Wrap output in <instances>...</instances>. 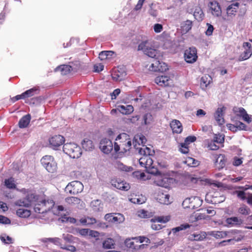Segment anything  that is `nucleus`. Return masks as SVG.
<instances>
[{"label": "nucleus", "instance_id": "nucleus-1", "mask_svg": "<svg viewBox=\"0 0 252 252\" xmlns=\"http://www.w3.org/2000/svg\"><path fill=\"white\" fill-rule=\"evenodd\" d=\"M146 142V139L142 135H137L134 138V147L138 151L139 155L142 157L139 158V163L141 167H144L147 170V172L155 176L158 175H164L160 173L157 168L153 166V159L150 156H153L154 151L150 148L145 147L143 145Z\"/></svg>", "mask_w": 252, "mask_h": 252}, {"label": "nucleus", "instance_id": "nucleus-2", "mask_svg": "<svg viewBox=\"0 0 252 252\" xmlns=\"http://www.w3.org/2000/svg\"><path fill=\"white\" fill-rule=\"evenodd\" d=\"M20 191L24 194L27 193V195L25 198L18 200L15 202V204L17 206L29 207L33 204L35 212L43 213L50 210L55 205L52 199H43L35 193L28 191L25 189H23Z\"/></svg>", "mask_w": 252, "mask_h": 252}, {"label": "nucleus", "instance_id": "nucleus-3", "mask_svg": "<svg viewBox=\"0 0 252 252\" xmlns=\"http://www.w3.org/2000/svg\"><path fill=\"white\" fill-rule=\"evenodd\" d=\"M138 50L142 51L145 55L151 58H155L154 63L149 67V70L155 72H165L167 70V64L157 60L159 57V52L157 49L152 48L147 42H143L139 44Z\"/></svg>", "mask_w": 252, "mask_h": 252}, {"label": "nucleus", "instance_id": "nucleus-4", "mask_svg": "<svg viewBox=\"0 0 252 252\" xmlns=\"http://www.w3.org/2000/svg\"><path fill=\"white\" fill-rule=\"evenodd\" d=\"M131 148V140L129 136L122 133L116 136L114 142V152L116 153L125 154Z\"/></svg>", "mask_w": 252, "mask_h": 252}, {"label": "nucleus", "instance_id": "nucleus-5", "mask_svg": "<svg viewBox=\"0 0 252 252\" xmlns=\"http://www.w3.org/2000/svg\"><path fill=\"white\" fill-rule=\"evenodd\" d=\"M63 151L70 158H75L81 157V148L74 143H66L63 146Z\"/></svg>", "mask_w": 252, "mask_h": 252}, {"label": "nucleus", "instance_id": "nucleus-6", "mask_svg": "<svg viewBox=\"0 0 252 252\" xmlns=\"http://www.w3.org/2000/svg\"><path fill=\"white\" fill-rule=\"evenodd\" d=\"M40 163L48 172L54 173L56 171L57 164L52 156L46 155L40 159Z\"/></svg>", "mask_w": 252, "mask_h": 252}, {"label": "nucleus", "instance_id": "nucleus-7", "mask_svg": "<svg viewBox=\"0 0 252 252\" xmlns=\"http://www.w3.org/2000/svg\"><path fill=\"white\" fill-rule=\"evenodd\" d=\"M83 190V185L78 181H73L66 185L65 191L70 194H76Z\"/></svg>", "mask_w": 252, "mask_h": 252}, {"label": "nucleus", "instance_id": "nucleus-8", "mask_svg": "<svg viewBox=\"0 0 252 252\" xmlns=\"http://www.w3.org/2000/svg\"><path fill=\"white\" fill-rule=\"evenodd\" d=\"M155 184L158 186L164 188H168L173 183V179L167 177L165 175H158L155 176Z\"/></svg>", "mask_w": 252, "mask_h": 252}, {"label": "nucleus", "instance_id": "nucleus-9", "mask_svg": "<svg viewBox=\"0 0 252 252\" xmlns=\"http://www.w3.org/2000/svg\"><path fill=\"white\" fill-rule=\"evenodd\" d=\"M99 148L103 153L108 154L114 150V144L111 140L104 138L100 140Z\"/></svg>", "mask_w": 252, "mask_h": 252}, {"label": "nucleus", "instance_id": "nucleus-10", "mask_svg": "<svg viewBox=\"0 0 252 252\" xmlns=\"http://www.w3.org/2000/svg\"><path fill=\"white\" fill-rule=\"evenodd\" d=\"M197 50L195 47H190L185 52V60L187 63H193L197 60Z\"/></svg>", "mask_w": 252, "mask_h": 252}, {"label": "nucleus", "instance_id": "nucleus-11", "mask_svg": "<svg viewBox=\"0 0 252 252\" xmlns=\"http://www.w3.org/2000/svg\"><path fill=\"white\" fill-rule=\"evenodd\" d=\"M209 11L213 16L220 17L221 16V8L219 3L216 0H212L208 3Z\"/></svg>", "mask_w": 252, "mask_h": 252}, {"label": "nucleus", "instance_id": "nucleus-12", "mask_svg": "<svg viewBox=\"0 0 252 252\" xmlns=\"http://www.w3.org/2000/svg\"><path fill=\"white\" fill-rule=\"evenodd\" d=\"M111 185L117 189L123 190H128L129 189V184H127L119 179L111 180Z\"/></svg>", "mask_w": 252, "mask_h": 252}, {"label": "nucleus", "instance_id": "nucleus-13", "mask_svg": "<svg viewBox=\"0 0 252 252\" xmlns=\"http://www.w3.org/2000/svg\"><path fill=\"white\" fill-rule=\"evenodd\" d=\"M155 83L161 87H167L171 85V79L168 75H158L155 78Z\"/></svg>", "mask_w": 252, "mask_h": 252}, {"label": "nucleus", "instance_id": "nucleus-14", "mask_svg": "<svg viewBox=\"0 0 252 252\" xmlns=\"http://www.w3.org/2000/svg\"><path fill=\"white\" fill-rule=\"evenodd\" d=\"M63 143H64V138L60 135L53 136L49 139V144L53 149L61 146Z\"/></svg>", "mask_w": 252, "mask_h": 252}, {"label": "nucleus", "instance_id": "nucleus-15", "mask_svg": "<svg viewBox=\"0 0 252 252\" xmlns=\"http://www.w3.org/2000/svg\"><path fill=\"white\" fill-rule=\"evenodd\" d=\"M243 48L245 49V51L240 55V60L245 61L251 57L252 54V47L251 44L248 42H245L243 44Z\"/></svg>", "mask_w": 252, "mask_h": 252}, {"label": "nucleus", "instance_id": "nucleus-16", "mask_svg": "<svg viewBox=\"0 0 252 252\" xmlns=\"http://www.w3.org/2000/svg\"><path fill=\"white\" fill-rule=\"evenodd\" d=\"M170 127L173 133L180 134L183 131L182 124L177 119H174L171 121Z\"/></svg>", "mask_w": 252, "mask_h": 252}, {"label": "nucleus", "instance_id": "nucleus-17", "mask_svg": "<svg viewBox=\"0 0 252 252\" xmlns=\"http://www.w3.org/2000/svg\"><path fill=\"white\" fill-rule=\"evenodd\" d=\"M238 232H239V231L236 230H235L232 231H214L211 232V233H210V235L214 237L216 239H222V238H224L225 237H226L230 233L236 234Z\"/></svg>", "mask_w": 252, "mask_h": 252}, {"label": "nucleus", "instance_id": "nucleus-18", "mask_svg": "<svg viewBox=\"0 0 252 252\" xmlns=\"http://www.w3.org/2000/svg\"><path fill=\"white\" fill-rule=\"evenodd\" d=\"M155 199L160 204L168 205L171 203L170 201V196L167 194H164L162 192H159L155 196Z\"/></svg>", "mask_w": 252, "mask_h": 252}, {"label": "nucleus", "instance_id": "nucleus-19", "mask_svg": "<svg viewBox=\"0 0 252 252\" xmlns=\"http://www.w3.org/2000/svg\"><path fill=\"white\" fill-rule=\"evenodd\" d=\"M125 246L130 250H138L144 247V245H137L134 243L133 239H126L125 241Z\"/></svg>", "mask_w": 252, "mask_h": 252}, {"label": "nucleus", "instance_id": "nucleus-20", "mask_svg": "<svg viewBox=\"0 0 252 252\" xmlns=\"http://www.w3.org/2000/svg\"><path fill=\"white\" fill-rule=\"evenodd\" d=\"M215 158H216L215 162V166H216V168L219 169V170L223 169V168L225 166V162H226L224 155H216Z\"/></svg>", "mask_w": 252, "mask_h": 252}, {"label": "nucleus", "instance_id": "nucleus-21", "mask_svg": "<svg viewBox=\"0 0 252 252\" xmlns=\"http://www.w3.org/2000/svg\"><path fill=\"white\" fill-rule=\"evenodd\" d=\"M190 199V206L189 209H196L201 206L202 201L198 197L192 196L189 198Z\"/></svg>", "mask_w": 252, "mask_h": 252}, {"label": "nucleus", "instance_id": "nucleus-22", "mask_svg": "<svg viewBox=\"0 0 252 252\" xmlns=\"http://www.w3.org/2000/svg\"><path fill=\"white\" fill-rule=\"evenodd\" d=\"M120 113L123 115H128L133 111V108L131 105H119L116 108Z\"/></svg>", "mask_w": 252, "mask_h": 252}, {"label": "nucleus", "instance_id": "nucleus-23", "mask_svg": "<svg viewBox=\"0 0 252 252\" xmlns=\"http://www.w3.org/2000/svg\"><path fill=\"white\" fill-rule=\"evenodd\" d=\"M223 107L217 109L216 112L215 113V121L219 125H222L224 123V120L223 118Z\"/></svg>", "mask_w": 252, "mask_h": 252}, {"label": "nucleus", "instance_id": "nucleus-24", "mask_svg": "<svg viewBox=\"0 0 252 252\" xmlns=\"http://www.w3.org/2000/svg\"><path fill=\"white\" fill-rule=\"evenodd\" d=\"M239 3L235 2L227 7L226 8V14L228 17H231L235 15V12L239 8Z\"/></svg>", "mask_w": 252, "mask_h": 252}, {"label": "nucleus", "instance_id": "nucleus-25", "mask_svg": "<svg viewBox=\"0 0 252 252\" xmlns=\"http://www.w3.org/2000/svg\"><path fill=\"white\" fill-rule=\"evenodd\" d=\"M237 110H238V111H236V112L238 113L237 115L242 118L243 120L245 121L247 123H250L251 118L249 116V115L247 113L246 110L242 107L237 108Z\"/></svg>", "mask_w": 252, "mask_h": 252}, {"label": "nucleus", "instance_id": "nucleus-26", "mask_svg": "<svg viewBox=\"0 0 252 252\" xmlns=\"http://www.w3.org/2000/svg\"><path fill=\"white\" fill-rule=\"evenodd\" d=\"M116 215V217H112V219L111 220H107V221L116 224H120L124 222L125 221V217L122 214L117 213Z\"/></svg>", "mask_w": 252, "mask_h": 252}, {"label": "nucleus", "instance_id": "nucleus-27", "mask_svg": "<svg viewBox=\"0 0 252 252\" xmlns=\"http://www.w3.org/2000/svg\"><path fill=\"white\" fill-rule=\"evenodd\" d=\"M82 146L86 151H91L94 148L93 141L88 138H86L82 142Z\"/></svg>", "mask_w": 252, "mask_h": 252}, {"label": "nucleus", "instance_id": "nucleus-28", "mask_svg": "<svg viewBox=\"0 0 252 252\" xmlns=\"http://www.w3.org/2000/svg\"><path fill=\"white\" fill-rule=\"evenodd\" d=\"M170 220L169 216H157L151 219V222L167 223Z\"/></svg>", "mask_w": 252, "mask_h": 252}, {"label": "nucleus", "instance_id": "nucleus-29", "mask_svg": "<svg viewBox=\"0 0 252 252\" xmlns=\"http://www.w3.org/2000/svg\"><path fill=\"white\" fill-rule=\"evenodd\" d=\"M72 70V67L68 65H61L56 68V72H60L61 74L66 75Z\"/></svg>", "mask_w": 252, "mask_h": 252}, {"label": "nucleus", "instance_id": "nucleus-30", "mask_svg": "<svg viewBox=\"0 0 252 252\" xmlns=\"http://www.w3.org/2000/svg\"><path fill=\"white\" fill-rule=\"evenodd\" d=\"M192 22L190 20H186L181 24V32L183 34H186L191 29Z\"/></svg>", "mask_w": 252, "mask_h": 252}, {"label": "nucleus", "instance_id": "nucleus-31", "mask_svg": "<svg viewBox=\"0 0 252 252\" xmlns=\"http://www.w3.org/2000/svg\"><path fill=\"white\" fill-rule=\"evenodd\" d=\"M193 15H194V19L198 21H201L203 19L204 14L200 7L196 6L194 8V14Z\"/></svg>", "mask_w": 252, "mask_h": 252}, {"label": "nucleus", "instance_id": "nucleus-32", "mask_svg": "<svg viewBox=\"0 0 252 252\" xmlns=\"http://www.w3.org/2000/svg\"><path fill=\"white\" fill-rule=\"evenodd\" d=\"M31 117H30V115L28 114L23 116L22 119L19 120V126L20 128H24L27 127L29 125V122H30V119Z\"/></svg>", "mask_w": 252, "mask_h": 252}, {"label": "nucleus", "instance_id": "nucleus-33", "mask_svg": "<svg viewBox=\"0 0 252 252\" xmlns=\"http://www.w3.org/2000/svg\"><path fill=\"white\" fill-rule=\"evenodd\" d=\"M141 121H142V122H141V124H142V125H144L146 126H149L151 125L153 122V116L151 114L149 113L145 114Z\"/></svg>", "mask_w": 252, "mask_h": 252}, {"label": "nucleus", "instance_id": "nucleus-34", "mask_svg": "<svg viewBox=\"0 0 252 252\" xmlns=\"http://www.w3.org/2000/svg\"><path fill=\"white\" fill-rule=\"evenodd\" d=\"M91 208L94 212H100L103 209L102 204L99 200H94L91 202Z\"/></svg>", "mask_w": 252, "mask_h": 252}, {"label": "nucleus", "instance_id": "nucleus-35", "mask_svg": "<svg viewBox=\"0 0 252 252\" xmlns=\"http://www.w3.org/2000/svg\"><path fill=\"white\" fill-rule=\"evenodd\" d=\"M16 214L21 218H28L30 216V211L25 208H20L17 210Z\"/></svg>", "mask_w": 252, "mask_h": 252}, {"label": "nucleus", "instance_id": "nucleus-36", "mask_svg": "<svg viewBox=\"0 0 252 252\" xmlns=\"http://www.w3.org/2000/svg\"><path fill=\"white\" fill-rule=\"evenodd\" d=\"M115 165H116V167L118 169V170L122 171L131 172L132 171V170H133V168L131 167L125 165L120 161L116 162V164Z\"/></svg>", "mask_w": 252, "mask_h": 252}, {"label": "nucleus", "instance_id": "nucleus-37", "mask_svg": "<svg viewBox=\"0 0 252 252\" xmlns=\"http://www.w3.org/2000/svg\"><path fill=\"white\" fill-rule=\"evenodd\" d=\"M79 221L83 225H92L96 222L95 218L92 217L83 218Z\"/></svg>", "mask_w": 252, "mask_h": 252}, {"label": "nucleus", "instance_id": "nucleus-38", "mask_svg": "<svg viewBox=\"0 0 252 252\" xmlns=\"http://www.w3.org/2000/svg\"><path fill=\"white\" fill-rule=\"evenodd\" d=\"M211 77L209 75H205L201 78V87L205 89L211 82Z\"/></svg>", "mask_w": 252, "mask_h": 252}, {"label": "nucleus", "instance_id": "nucleus-39", "mask_svg": "<svg viewBox=\"0 0 252 252\" xmlns=\"http://www.w3.org/2000/svg\"><path fill=\"white\" fill-rule=\"evenodd\" d=\"M115 241L111 238H107L103 242V248L106 249H111L114 248Z\"/></svg>", "mask_w": 252, "mask_h": 252}, {"label": "nucleus", "instance_id": "nucleus-40", "mask_svg": "<svg viewBox=\"0 0 252 252\" xmlns=\"http://www.w3.org/2000/svg\"><path fill=\"white\" fill-rule=\"evenodd\" d=\"M66 203L71 205H77L81 203V200L75 197H69L65 199Z\"/></svg>", "mask_w": 252, "mask_h": 252}, {"label": "nucleus", "instance_id": "nucleus-41", "mask_svg": "<svg viewBox=\"0 0 252 252\" xmlns=\"http://www.w3.org/2000/svg\"><path fill=\"white\" fill-rule=\"evenodd\" d=\"M125 76L126 72L125 71H123L121 72L119 71L116 72V71L114 74H112V78L114 80L120 81L122 80L125 77Z\"/></svg>", "mask_w": 252, "mask_h": 252}, {"label": "nucleus", "instance_id": "nucleus-42", "mask_svg": "<svg viewBox=\"0 0 252 252\" xmlns=\"http://www.w3.org/2000/svg\"><path fill=\"white\" fill-rule=\"evenodd\" d=\"M226 223L229 225H239L242 223V220L237 217H231L227 218Z\"/></svg>", "mask_w": 252, "mask_h": 252}, {"label": "nucleus", "instance_id": "nucleus-43", "mask_svg": "<svg viewBox=\"0 0 252 252\" xmlns=\"http://www.w3.org/2000/svg\"><path fill=\"white\" fill-rule=\"evenodd\" d=\"M5 186L6 188L8 189H15L16 188L15 183L14 182V179L12 178L6 179L4 181Z\"/></svg>", "mask_w": 252, "mask_h": 252}, {"label": "nucleus", "instance_id": "nucleus-44", "mask_svg": "<svg viewBox=\"0 0 252 252\" xmlns=\"http://www.w3.org/2000/svg\"><path fill=\"white\" fill-rule=\"evenodd\" d=\"M136 215L140 218H150L152 216L151 213L145 210L137 211Z\"/></svg>", "mask_w": 252, "mask_h": 252}, {"label": "nucleus", "instance_id": "nucleus-45", "mask_svg": "<svg viewBox=\"0 0 252 252\" xmlns=\"http://www.w3.org/2000/svg\"><path fill=\"white\" fill-rule=\"evenodd\" d=\"M185 162L187 165L191 167H196L198 165V161L191 157L187 158Z\"/></svg>", "mask_w": 252, "mask_h": 252}, {"label": "nucleus", "instance_id": "nucleus-46", "mask_svg": "<svg viewBox=\"0 0 252 252\" xmlns=\"http://www.w3.org/2000/svg\"><path fill=\"white\" fill-rule=\"evenodd\" d=\"M36 89H35V88H32L28 90L26 92H24L23 94H21V95H22L23 96L30 97L36 94Z\"/></svg>", "mask_w": 252, "mask_h": 252}, {"label": "nucleus", "instance_id": "nucleus-47", "mask_svg": "<svg viewBox=\"0 0 252 252\" xmlns=\"http://www.w3.org/2000/svg\"><path fill=\"white\" fill-rule=\"evenodd\" d=\"M113 54L112 51H102L99 54V59L100 60H104L107 59L108 56H111Z\"/></svg>", "mask_w": 252, "mask_h": 252}, {"label": "nucleus", "instance_id": "nucleus-48", "mask_svg": "<svg viewBox=\"0 0 252 252\" xmlns=\"http://www.w3.org/2000/svg\"><path fill=\"white\" fill-rule=\"evenodd\" d=\"M239 213L243 215H248L250 214V209L245 205H243L239 208Z\"/></svg>", "mask_w": 252, "mask_h": 252}, {"label": "nucleus", "instance_id": "nucleus-49", "mask_svg": "<svg viewBox=\"0 0 252 252\" xmlns=\"http://www.w3.org/2000/svg\"><path fill=\"white\" fill-rule=\"evenodd\" d=\"M189 227V225L188 224H181L179 226L177 227H174L172 228V232L175 233L181 231L182 230H184Z\"/></svg>", "mask_w": 252, "mask_h": 252}, {"label": "nucleus", "instance_id": "nucleus-50", "mask_svg": "<svg viewBox=\"0 0 252 252\" xmlns=\"http://www.w3.org/2000/svg\"><path fill=\"white\" fill-rule=\"evenodd\" d=\"M0 240L2 243H5L6 244H10L12 243V238H11L9 236H7L5 234H2L0 236Z\"/></svg>", "mask_w": 252, "mask_h": 252}, {"label": "nucleus", "instance_id": "nucleus-51", "mask_svg": "<svg viewBox=\"0 0 252 252\" xmlns=\"http://www.w3.org/2000/svg\"><path fill=\"white\" fill-rule=\"evenodd\" d=\"M223 140H224V138H223V135H215V138L213 141H211V142H215V143L222 144L223 143Z\"/></svg>", "mask_w": 252, "mask_h": 252}, {"label": "nucleus", "instance_id": "nucleus-52", "mask_svg": "<svg viewBox=\"0 0 252 252\" xmlns=\"http://www.w3.org/2000/svg\"><path fill=\"white\" fill-rule=\"evenodd\" d=\"M234 194L239 198V199L244 200L247 199V197L246 196V193L243 191L236 190L234 192Z\"/></svg>", "mask_w": 252, "mask_h": 252}, {"label": "nucleus", "instance_id": "nucleus-53", "mask_svg": "<svg viewBox=\"0 0 252 252\" xmlns=\"http://www.w3.org/2000/svg\"><path fill=\"white\" fill-rule=\"evenodd\" d=\"M131 239L134 240H138L139 241H137L136 243H138L139 242V243H145L146 244H149L150 243V240L149 239V238L145 237V236H139V238H132Z\"/></svg>", "mask_w": 252, "mask_h": 252}, {"label": "nucleus", "instance_id": "nucleus-54", "mask_svg": "<svg viewBox=\"0 0 252 252\" xmlns=\"http://www.w3.org/2000/svg\"><path fill=\"white\" fill-rule=\"evenodd\" d=\"M196 140V137L194 136H189L185 138V142L181 143L180 144L189 145Z\"/></svg>", "mask_w": 252, "mask_h": 252}, {"label": "nucleus", "instance_id": "nucleus-55", "mask_svg": "<svg viewBox=\"0 0 252 252\" xmlns=\"http://www.w3.org/2000/svg\"><path fill=\"white\" fill-rule=\"evenodd\" d=\"M63 239L66 241V243H72L74 240V237L69 234H63Z\"/></svg>", "mask_w": 252, "mask_h": 252}, {"label": "nucleus", "instance_id": "nucleus-56", "mask_svg": "<svg viewBox=\"0 0 252 252\" xmlns=\"http://www.w3.org/2000/svg\"><path fill=\"white\" fill-rule=\"evenodd\" d=\"M188 145H189L180 144V148H179V150H180V153H182L184 154L188 153V152L189 151V149H188Z\"/></svg>", "mask_w": 252, "mask_h": 252}, {"label": "nucleus", "instance_id": "nucleus-57", "mask_svg": "<svg viewBox=\"0 0 252 252\" xmlns=\"http://www.w3.org/2000/svg\"><path fill=\"white\" fill-rule=\"evenodd\" d=\"M48 241H50V242L58 246H63L61 243V239H59V238L55 237L53 238H49L48 239Z\"/></svg>", "mask_w": 252, "mask_h": 252}, {"label": "nucleus", "instance_id": "nucleus-58", "mask_svg": "<svg viewBox=\"0 0 252 252\" xmlns=\"http://www.w3.org/2000/svg\"><path fill=\"white\" fill-rule=\"evenodd\" d=\"M145 197H143L142 198H131V202L134 204H142L145 203Z\"/></svg>", "mask_w": 252, "mask_h": 252}, {"label": "nucleus", "instance_id": "nucleus-59", "mask_svg": "<svg viewBox=\"0 0 252 252\" xmlns=\"http://www.w3.org/2000/svg\"><path fill=\"white\" fill-rule=\"evenodd\" d=\"M60 247H61V249H63L70 252H75L76 251L75 247L71 245L62 246H60Z\"/></svg>", "mask_w": 252, "mask_h": 252}, {"label": "nucleus", "instance_id": "nucleus-60", "mask_svg": "<svg viewBox=\"0 0 252 252\" xmlns=\"http://www.w3.org/2000/svg\"><path fill=\"white\" fill-rule=\"evenodd\" d=\"M215 143L216 142H214V141H210L208 142L207 147L211 150H217L219 148V146L217 145Z\"/></svg>", "mask_w": 252, "mask_h": 252}, {"label": "nucleus", "instance_id": "nucleus-61", "mask_svg": "<svg viewBox=\"0 0 252 252\" xmlns=\"http://www.w3.org/2000/svg\"><path fill=\"white\" fill-rule=\"evenodd\" d=\"M91 230H89L87 228H82L79 230V234L82 236L86 237L88 236L89 234V232H90Z\"/></svg>", "mask_w": 252, "mask_h": 252}, {"label": "nucleus", "instance_id": "nucleus-62", "mask_svg": "<svg viewBox=\"0 0 252 252\" xmlns=\"http://www.w3.org/2000/svg\"><path fill=\"white\" fill-rule=\"evenodd\" d=\"M0 223L8 224L10 223V220L7 217L0 215Z\"/></svg>", "mask_w": 252, "mask_h": 252}, {"label": "nucleus", "instance_id": "nucleus-63", "mask_svg": "<svg viewBox=\"0 0 252 252\" xmlns=\"http://www.w3.org/2000/svg\"><path fill=\"white\" fill-rule=\"evenodd\" d=\"M94 68L95 72H99L103 70V65L101 63H96L94 66Z\"/></svg>", "mask_w": 252, "mask_h": 252}, {"label": "nucleus", "instance_id": "nucleus-64", "mask_svg": "<svg viewBox=\"0 0 252 252\" xmlns=\"http://www.w3.org/2000/svg\"><path fill=\"white\" fill-rule=\"evenodd\" d=\"M163 30V27L160 24H156L154 25V31L155 33H159Z\"/></svg>", "mask_w": 252, "mask_h": 252}]
</instances>
